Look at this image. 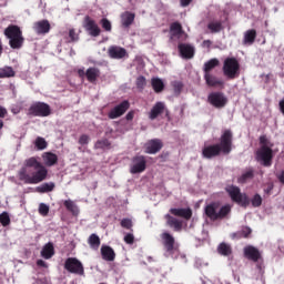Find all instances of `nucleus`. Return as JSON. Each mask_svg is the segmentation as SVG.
Returning <instances> with one entry per match:
<instances>
[{"label": "nucleus", "instance_id": "obj_22", "mask_svg": "<svg viewBox=\"0 0 284 284\" xmlns=\"http://www.w3.org/2000/svg\"><path fill=\"white\" fill-rule=\"evenodd\" d=\"M204 80L209 88H223L225 82L212 73H204Z\"/></svg>", "mask_w": 284, "mask_h": 284}, {"label": "nucleus", "instance_id": "obj_29", "mask_svg": "<svg viewBox=\"0 0 284 284\" xmlns=\"http://www.w3.org/2000/svg\"><path fill=\"white\" fill-rule=\"evenodd\" d=\"M135 17L136 16L130 11L122 13L121 20H122L123 28H130V26L134 23Z\"/></svg>", "mask_w": 284, "mask_h": 284}, {"label": "nucleus", "instance_id": "obj_12", "mask_svg": "<svg viewBox=\"0 0 284 284\" xmlns=\"http://www.w3.org/2000/svg\"><path fill=\"white\" fill-rule=\"evenodd\" d=\"M207 101L213 108L221 110L227 105V98L223 92H212L207 97Z\"/></svg>", "mask_w": 284, "mask_h": 284}, {"label": "nucleus", "instance_id": "obj_25", "mask_svg": "<svg viewBox=\"0 0 284 284\" xmlns=\"http://www.w3.org/2000/svg\"><path fill=\"white\" fill-rule=\"evenodd\" d=\"M40 256L45 258V261H50L52 256H54V244L52 242H48L41 250Z\"/></svg>", "mask_w": 284, "mask_h": 284}, {"label": "nucleus", "instance_id": "obj_46", "mask_svg": "<svg viewBox=\"0 0 284 284\" xmlns=\"http://www.w3.org/2000/svg\"><path fill=\"white\" fill-rule=\"evenodd\" d=\"M69 39L68 43H77L79 41V33H77L75 29L69 30Z\"/></svg>", "mask_w": 284, "mask_h": 284}, {"label": "nucleus", "instance_id": "obj_5", "mask_svg": "<svg viewBox=\"0 0 284 284\" xmlns=\"http://www.w3.org/2000/svg\"><path fill=\"white\" fill-rule=\"evenodd\" d=\"M231 201L236 203L241 207H247L250 205V196L241 192V187L236 185H229L225 187Z\"/></svg>", "mask_w": 284, "mask_h": 284}, {"label": "nucleus", "instance_id": "obj_20", "mask_svg": "<svg viewBox=\"0 0 284 284\" xmlns=\"http://www.w3.org/2000/svg\"><path fill=\"white\" fill-rule=\"evenodd\" d=\"M244 256L248 261H253V263H258V261L261 260V252L258 251V248L248 245L244 247Z\"/></svg>", "mask_w": 284, "mask_h": 284}, {"label": "nucleus", "instance_id": "obj_53", "mask_svg": "<svg viewBox=\"0 0 284 284\" xmlns=\"http://www.w3.org/2000/svg\"><path fill=\"white\" fill-rule=\"evenodd\" d=\"M179 39H187V34L183 31V27L179 24Z\"/></svg>", "mask_w": 284, "mask_h": 284}, {"label": "nucleus", "instance_id": "obj_8", "mask_svg": "<svg viewBox=\"0 0 284 284\" xmlns=\"http://www.w3.org/2000/svg\"><path fill=\"white\" fill-rule=\"evenodd\" d=\"M234 143V133L232 130L226 129L223 131L222 135L220 136V143H217L219 148L222 151V154H230L232 152V145Z\"/></svg>", "mask_w": 284, "mask_h": 284}, {"label": "nucleus", "instance_id": "obj_55", "mask_svg": "<svg viewBox=\"0 0 284 284\" xmlns=\"http://www.w3.org/2000/svg\"><path fill=\"white\" fill-rule=\"evenodd\" d=\"M190 3H192V0H180V6L182 8H187V6H190Z\"/></svg>", "mask_w": 284, "mask_h": 284}, {"label": "nucleus", "instance_id": "obj_43", "mask_svg": "<svg viewBox=\"0 0 284 284\" xmlns=\"http://www.w3.org/2000/svg\"><path fill=\"white\" fill-rule=\"evenodd\" d=\"M0 223L3 227H8V225H10V215L8 212H2L0 214Z\"/></svg>", "mask_w": 284, "mask_h": 284}, {"label": "nucleus", "instance_id": "obj_1", "mask_svg": "<svg viewBox=\"0 0 284 284\" xmlns=\"http://www.w3.org/2000/svg\"><path fill=\"white\" fill-rule=\"evenodd\" d=\"M18 179L24 185H37L48 179V169L36 156L24 160L22 168L18 171Z\"/></svg>", "mask_w": 284, "mask_h": 284}, {"label": "nucleus", "instance_id": "obj_54", "mask_svg": "<svg viewBox=\"0 0 284 284\" xmlns=\"http://www.w3.org/2000/svg\"><path fill=\"white\" fill-rule=\"evenodd\" d=\"M8 116V110L0 105V119H6Z\"/></svg>", "mask_w": 284, "mask_h": 284}, {"label": "nucleus", "instance_id": "obj_49", "mask_svg": "<svg viewBox=\"0 0 284 284\" xmlns=\"http://www.w3.org/2000/svg\"><path fill=\"white\" fill-rule=\"evenodd\" d=\"M39 214H41V216H48V214H50V206L45 203H41L39 205Z\"/></svg>", "mask_w": 284, "mask_h": 284}, {"label": "nucleus", "instance_id": "obj_56", "mask_svg": "<svg viewBox=\"0 0 284 284\" xmlns=\"http://www.w3.org/2000/svg\"><path fill=\"white\" fill-rule=\"evenodd\" d=\"M37 265L38 267H48V263H45L43 260H38Z\"/></svg>", "mask_w": 284, "mask_h": 284}, {"label": "nucleus", "instance_id": "obj_9", "mask_svg": "<svg viewBox=\"0 0 284 284\" xmlns=\"http://www.w3.org/2000/svg\"><path fill=\"white\" fill-rule=\"evenodd\" d=\"M64 270L70 272V274H77L78 276H83V274H85L83 263H81L77 257L67 258L64 262Z\"/></svg>", "mask_w": 284, "mask_h": 284}, {"label": "nucleus", "instance_id": "obj_11", "mask_svg": "<svg viewBox=\"0 0 284 284\" xmlns=\"http://www.w3.org/2000/svg\"><path fill=\"white\" fill-rule=\"evenodd\" d=\"M78 77H80V79L87 77L89 83H97V81L101 77V70L97 67H90L89 69H87V71L84 69H79Z\"/></svg>", "mask_w": 284, "mask_h": 284}, {"label": "nucleus", "instance_id": "obj_13", "mask_svg": "<svg viewBox=\"0 0 284 284\" xmlns=\"http://www.w3.org/2000/svg\"><path fill=\"white\" fill-rule=\"evenodd\" d=\"M83 28L89 32L90 37H100L101 36V28L97 24L94 19L90 18V16H85L83 20Z\"/></svg>", "mask_w": 284, "mask_h": 284}, {"label": "nucleus", "instance_id": "obj_32", "mask_svg": "<svg viewBox=\"0 0 284 284\" xmlns=\"http://www.w3.org/2000/svg\"><path fill=\"white\" fill-rule=\"evenodd\" d=\"M170 41L176 43L179 41V22H173L170 27Z\"/></svg>", "mask_w": 284, "mask_h": 284}, {"label": "nucleus", "instance_id": "obj_2", "mask_svg": "<svg viewBox=\"0 0 284 284\" xmlns=\"http://www.w3.org/2000/svg\"><path fill=\"white\" fill-rule=\"evenodd\" d=\"M260 148L255 152V159L264 168H272V161H274V143L267 139V135L260 136Z\"/></svg>", "mask_w": 284, "mask_h": 284}, {"label": "nucleus", "instance_id": "obj_51", "mask_svg": "<svg viewBox=\"0 0 284 284\" xmlns=\"http://www.w3.org/2000/svg\"><path fill=\"white\" fill-rule=\"evenodd\" d=\"M90 143V136L88 134H82L79 139L80 145H88Z\"/></svg>", "mask_w": 284, "mask_h": 284}, {"label": "nucleus", "instance_id": "obj_59", "mask_svg": "<svg viewBox=\"0 0 284 284\" xmlns=\"http://www.w3.org/2000/svg\"><path fill=\"white\" fill-rule=\"evenodd\" d=\"M170 212L173 216H179V209H171Z\"/></svg>", "mask_w": 284, "mask_h": 284}, {"label": "nucleus", "instance_id": "obj_23", "mask_svg": "<svg viewBox=\"0 0 284 284\" xmlns=\"http://www.w3.org/2000/svg\"><path fill=\"white\" fill-rule=\"evenodd\" d=\"M50 21L48 20H40L38 22H34L33 30L38 34H48L51 30Z\"/></svg>", "mask_w": 284, "mask_h": 284}, {"label": "nucleus", "instance_id": "obj_41", "mask_svg": "<svg viewBox=\"0 0 284 284\" xmlns=\"http://www.w3.org/2000/svg\"><path fill=\"white\" fill-rule=\"evenodd\" d=\"M179 217L190 221L192 219V209H179Z\"/></svg>", "mask_w": 284, "mask_h": 284}, {"label": "nucleus", "instance_id": "obj_58", "mask_svg": "<svg viewBox=\"0 0 284 284\" xmlns=\"http://www.w3.org/2000/svg\"><path fill=\"white\" fill-rule=\"evenodd\" d=\"M280 183H283L284 185V171L281 172V174L277 176Z\"/></svg>", "mask_w": 284, "mask_h": 284}, {"label": "nucleus", "instance_id": "obj_19", "mask_svg": "<svg viewBox=\"0 0 284 284\" xmlns=\"http://www.w3.org/2000/svg\"><path fill=\"white\" fill-rule=\"evenodd\" d=\"M163 149V142L160 139L150 140L145 144V154H156Z\"/></svg>", "mask_w": 284, "mask_h": 284}, {"label": "nucleus", "instance_id": "obj_30", "mask_svg": "<svg viewBox=\"0 0 284 284\" xmlns=\"http://www.w3.org/2000/svg\"><path fill=\"white\" fill-rule=\"evenodd\" d=\"M151 85H152L154 92H156V94H159L163 90H165V83H163V80H161L160 78L151 79Z\"/></svg>", "mask_w": 284, "mask_h": 284}, {"label": "nucleus", "instance_id": "obj_50", "mask_svg": "<svg viewBox=\"0 0 284 284\" xmlns=\"http://www.w3.org/2000/svg\"><path fill=\"white\" fill-rule=\"evenodd\" d=\"M124 243H126V245H134V234L128 233L124 236Z\"/></svg>", "mask_w": 284, "mask_h": 284}, {"label": "nucleus", "instance_id": "obj_38", "mask_svg": "<svg viewBox=\"0 0 284 284\" xmlns=\"http://www.w3.org/2000/svg\"><path fill=\"white\" fill-rule=\"evenodd\" d=\"M54 187H55L54 182L43 183L42 185L36 189V192H39V194H45L48 192H52Z\"/></svg>", "mask_w": 284, "mask_h": 284}, {"label": "nucleus", "instance_id": "obj_4", "mask_svg": "<svg viewBox=\"0 0 284 284\" xmlns=\"http://www.w3.org/2000/svg\"><path fill=\"white\" fill-rule=\"evenodd\" d=\"M204 212L210 221H223L232 212V206L230 204L221 206V203L213 202L205 206Z\"/></svg>", "mask_w": 284, "mask_h": 284}, {"label": "nucleus", "instance_id": "obj_31", "mask_svg": "<svg viewBox=\"0 0 284 284\" xmlns=\"http://www.w3.org/2000/svg\"><path fill=\"white\" fill-rule=\"evenodd\" d=\"M17 77V72L12 67L0 68V79H12Z\"/></svg>", "mask_w": 284, "mask_h": 284}, {"label": "nucleus", "instance_id": "obj_27", "mask_svg": "<svg viewBox=\"0 0 284 284\" xmlns=\"http://www.w3.org/2000/svg\"><path fill=\"white\" fill-rule=\"evenodd\" d=\"M207 30H210V32L212 34H217L219 32H221L223 30V21H221V20H211L207 23Z\"/></svg>", "mask_w": 284, "mask_h": 284}, {"label": "nucleus", "instance_id": "obj_3", "mask_svg": "<svg viewBox=\"0 0 284 284\" xmlns=\"http://www.w3.org/2000/svg\"><path fill=\"white\" fill-rule=\"evenodd\" d=\"M3 34L9 39V45L12 50H21V48H23L26 38H23L21 27L17 24H9L8 28L4 29Z\"/></svg>", "mask_w": 284, "mask_h": 284}, {"label": "nucleus", "instance_id": "obj_10", "mask_svg": "<svg viewBox=\"0 0 284 284\" xmlns=\"http://www.w3.org/2000/svg\"><path fill=\"white\" fill-rule=\"evenodd\" d=\"M148 169V160L145 155H135L131 160L130 172L131 174H141Z\"/></svg>", "mask_w": 284, "mask_h": 284}, {"label": "nucleus", "instance_id": "obj_7", "mask_svg": "<svg viewBox=\"0 0 284 284\" xmlns=\"http://www.w3.org/2000/svg\"><path fill=\"white\" fill-rule=\"evenodd\" d=\"M28 116H50L52 109L45 102H33L28 109Z\"/></svg>", "mask_w": 284, "mask_h": 284}, {"label": "nucleus", "instance_id": "obj_28", "mask_svg": "<svg viewBox=\"0 0 284 284\" xmlns=\"http://www.w3.org/2000/svg\"><path fill=\"white\" fill-rule=\"evenodd\" d=\"M42 158L48 168H52V165L59 163V156L52 152H45Z\"/></svg>", "mask_w": 284, "mask_h": 284}, {"label": "nucleus", "instance_id": "obj_44", "mask_svg": "<svg viewBox=\"0 0 284 284\" xmlns=\"http://www.w3.org/2000/svg\"><path fill=\"white\" fill-rule=\"evenodd\" d=\"M251 203L254 207H261V205H263V197H261V194L256 193L251 200Z\"/></svg>", "mask_w": 284, "mask_h": 284}, {"label": "nucleus", "instance_id": "obj_14", "mask_svg": "<svg viewBox=\"0 0 284 284\" xmlns=\"http://www.w3.org/2000/svg\"><path fill=\"white\" fill-rule=\"evenodd\" d=\"M130 110V101L124 100L120 104L115 105L113 109L110 110L108 113L109 119H119L123 116L125 112Z\"/></svg>", "mask_w": 284, "mask_h": 284}, {"label": "nucleus", "instance_id": "obj_37", "mask_svg": "<svg viewBox=\"0 0 284 284\" xmlns=\"http://www.w3.org/2000/svg\"><path fill=\"white\" fill-rule=\"evenodd\" d=\"M252 179H254V169H248L237 179V182L244 184L252 181Z\"/></svg>", "mask_w": 284, "mask_h": 284}, {"label": "nucleus", "instance_id": "obj_64", "mask_svg": "<svg viewBox=\"0 0 284 284\" xmlns=\"http://www.w3.org/2000/svg\"><path fill=\"white\" fill-rule=\"evenodd\" d=\"M183 88V84L182 83H180L179 84V90H181Z\"/></svg>", "mask_w": 284, "mask_h": 284}, {"label": "nucleus", "instance_id": "obj_16", "mask_svg": "<svg viewBox=\"0 0 284 284\" xmlns=\"http://www.w3.org/2000/svg\"><path fill=\"white\" fill-rule=\"evenodd\" d=\"M162 245L164 250L168 252V254H173L174 253V244L176 241L174 240V236L172 234L164 232L160 235Z\"/></svg>", "mask_w": 284, "mask_h": 284}, {"label": "nucleus", "instance_id": "obj_42", "mask_svg": "<svg viewBox=\"0 0 284 284\" xmlns=\"http://www.w3.org/2000/svg\"><path fill=\"white\" fill-rule=\"evenodd\" d=\"M34 146L37 150H45V148H48V141H45L42 136H38L34 141Z\"/></svg>", "mask_w": 284, "mask_h": 284}, {"label": "nucleus", "instance_id": "obj_63", "mask_svg": "<svg viewBox=\"0 0 284 284\" xmlns=\"http://www.w3.org/2000/svg\"><path fill=\"white\" fill-rule=\"evenodd\" d=\"M3 129V120H0V130Z\"/></svg>", "mask_w": 284, "mask_h": 284}, {"label": "nucleus", "instance_id": "obj_60", "mask_svg": "<svg viewBox=\"0 0 284 284\" xmlns=\"http://www.w3.org/2000/svg\"><path fill=\"white\" fill-rule=\"evenodd\" d=\"M203 45H204V48H210V45H212V41H210V40H204V41H203Z\"/></svg>", "mask_w": 284, "mask_h": 284}, {"label": "nucleus", "instance_id": "obj_36", "mask_svg": "<svg viewBox=\"0 0 284 284\" xmlns=\"http://www.w3.org/2000/svg\"><path fill=\"white\" fill-rule=\"evenodd\" d=\"M217 252L221 254V256H230L232 254V246L225 242H222L217 246Z\"/></svg>", "mask_w": 284, "mask_h": 284}, {"label": "nucleus", "instance_id": "obj_24", "mask_svg": "<svg viewBox=\"0 0 284 284\" xmlns=\"http://www.w3.org/2000/svg\"><path fill=\"white\" fill-rule=\"evenodd\" d=\"M100 252L103 261L112 262L116 258V253L110 245H102Z\"/></svg>", "mask_w": 284, "mask_h": 284}, {"label": "nucleus", "instance_id": "obj_52", "mask_svg": "<svg viewBox=\"0 0 284 284\" xmlns=\"http://www.w3.org/2000/svg\"><path fill=\"white\" fill-rule=\"evenodd\" d=\"M241 234L244 239H250V234H252V229L248 226H244L241 231Z\"/></svg>", "mask_w": 284, "mask_h": 284}, {"label": "nucleus", "instance_id": "obj_18", "mask_svg": "<svg viewBox=\"0 0 284 284\" xmlns=\"http://www.w3.org/2000/svg\"><path fill=\"white\" fill-rule=\"evenodd\" d=\"M108 55L110 59H125L128 57V50L119 45H111L108 49Z\"/></svg>", "mask_w": 284, "mask_h": 284}, {"label": "nucleus", "instance_id": "obj_35", "mask_svg": "<svg viewBox=\"0 0 284 284\" xmlns=\"http://www.w3.org/2000/svg\"><path fill=\"white\" fill-rule=\"evenodd\" d=\"M164 219H166V225L171 227V230H174V232H179V219L170 214H166Z\"/></svg>", "mask_w": 284, "mask_h": 284}, {"label": "nucleus", "instance_id": "obj_48", "mask_svg": "<svg viewBox=\"0 0 284 284\" xmlns=\"http://www.w3.org/2000/svg\"><path fill=\"white\" fill-rule=\"evenodd\" d=\"M103 30H105V32H112V22H110V20H108L106 18H103L100 21Z\"/></svg>", "mask_w": 284, "mask_h": 284}, {"label": "nucleus", "instance_id": "obj_57", "mask_svg": "<svg viewBox=\"0 0 284 284\" xmlns=\"http://www.w3.org/2000/svg\"><path fill=\"white\" fill-rule=\"evenodd\" d=\"M126 121H132L134 119V111H130L126 115H125Z\"/></svg>", "mask_w": 284, "mask_h": 284}, {"label": "nucleus", "instance_id": "obj_21", "mask_svg": "<svg viewBox=\"0 0 284 284\" xmlns=\"http://www.w3.org/2000/svg\"><path fill=\"white\" fill-rule=\"evenodd\" d=\"M166 110L168 109L165 108V103L156 102L149 112V119L154 121L159 119V116H161V114H163Z\"/></svg>", "mask_w": 284, "mask_h": 284}, {"label": "nucleus", "instance_id": "obj_17", "mask_svg": "<svg viewBox=\"0 0 284 284\" xmlns=\"http://www.w3.org/2000/svg\"><path fill=\"white\" fill-rule=\"evenodd\" d=\"M179 52H180V57H182L185 61H190V59H194V54L196 50L192 44L180 43Z\"/></svg>", "mask_w": 284, "mask_h": 284}, {"label": "nucleus", "instance_id": "obj_61", "mask_svg": "<svg viewBox=\"0 0 284 284\" xmlns=\"http://www.w3.org/2000/svg\"><path fill=\"white\" fill-rule=\"evenodd\" d=\"M3 54V44L0 42V57Z\"/></svg>", "mask_w": 284, "mask_h": 284}, {"label": "nucleus", "instance_id": "obj_47", "mask_svg": "<svg viewBox=\"0 0 284 284\" xmlns=\"http://www.w3.org/2000/svg\"><path fill=\"white\" fill-rule=\"evenodd\" d=\"M120 225L124 230H130L131 232H133V230H132V227H133L132 220H130V219H122V221L120 222Z\"/></svg>", "mask_w": 284, "mask_h": 284}, {"label": "nucleus", "instance_id": "obj_39", "mask_svg": "<svg viewBox=\"0 0 284 284\" xmlns=\"http://www.w3.org/2000/svg\"><path fill=\"white\" fill-rule=\"evenodd\" d=\"M219 59L214 58L204 63V74H210L214 68H217Z\"/></svg>", "mask_w": 284, "mask_h": 284}, {"label": "nucleus", "instance_id": "obj_6", "mask_svg": "<svg viewBox=\"0 0 284 284\" xmlns=\"http://www.w3.org/2000/svg\"><path fill=\"white\" fill-rule=\"evenodd\" d=\"M223 74L230 80L239 79L241 75V64L236 58H226L224 60Z\"/></svg>", "mask_w": 284, "mask_h": 284}, {"label": "nucleus", "instance_id": "obj_26", "mask_svg": "<svg viewBox=\"0 0 284 284\" xmlns=\"http://www.w3.org/2000/svg\"><path fill=\"white\" fill-rule=\"evenodd\" d=\"M254 41H256V29H250L245 31L243 45H253Z\"/></svg>", "mask_w": 284, "mask_h": 284}, {"label": "nucleus", "instance_id": "obj_45", "mask_svg": "<svg viewBox=\"0 0 284 284\" xmlns=\"http://www.w3.org/2000/svg\"><path fill=\"white\" fill-rule=\"evenodd\" d=\"M135 84L139 90H144L145 85H148V81L145 80V77L140 75L136 78Z\"/></svg>", "mask_w": 284, "mask_h": 284}, {"label": "nucleus", "instance_id": "obj_34", "mask_svg": "<svg viewBox=\"0 0 284 284\" xmlns=\"http://www.w3.org/2000/svg\"><path fill=\"white\" fill-rule=\"evenodd\" d=\"M63 205L73 216H79V206L75 205L74 201L65 200Z\"/></svg>", "mask_w": 284, "mask_h": 284}, {"label": "nucleus", "instance_id": "obj_62", "mask_svg": "<svg viewBox=\"0 0 284 284\" xmlns=\"http://www.w3.org/2000/svg\"><path fill=\"white\" fill-rule=\"evenodd\" d=\"M179 227L181 230V227H183V222L181 220H179Z\"/></svg>", "mask_w": 284, "mask_h": 284}, {"label": "nucleus", "instance_id": "obj_33", "mask_svg": "<svg viewBox=\"0 0 284 284\" xmlns=\"http://www.w3.org/2000/svg\"><path fill=\"white\" fill-rule=\"evenodd\" d=\"M88 243L91 250H99V247H101V239L95 233L89 236Z\"/></svg>", "mask_w": 284, "mask_h": 284}, {"label": "nucleus", "instance_id": "obj_15", "mask_svg": "<svg viewBox=\"0 0 284 284\" xmlns=\"http://www.w3.org/2000/svg\"><path fill=\"white\" fill-rule=\"evenodd\" d=\"M221 154H223V151L219 144L206 145L202 150V156L204 159H216V156H221Z\"/></svg>", "mask_w": 284, "mask_h": 284}, {"label": "nucleus", "instance_id": "obj_40", "mask_svg": "<svg viewBox=\"0 0 284 284\" xmlns=\"http://www.w3.org/2000/svg\"><path fill=\"white\" fill-rule=\"evenodd\" d=\"M112 143L109 142L108 139L98 140L94 144L95 150H110Z\"/></svg>", "mask_w": 284, "mask_h": 284}]
</instances>
